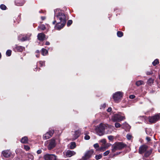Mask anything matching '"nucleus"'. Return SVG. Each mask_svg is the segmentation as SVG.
I'll list each match as a JSON object with an SVG mask.
<instances>
[{"label":"nucleus","mask_w":160,"mask_h":160,"mask_svg":"<svg viewBox=\"0 0 160 160\" xmlns=\"http://www.w3.org/2000/svg\"><path fill=\"white\" fill-rule=\"evenodd\" d=\"M117 34L118 37H121L123 36V33L122 32L118 31L117 32Z\"/></svg>","instance_id":"29"},{"label":"nucleus","mask_w":160,"mask_h":160,"mask_svg":"<svg viewBox=\"0 0 160 160\" xmlns=\"http://www.w3.org/2000/svg\"><path fill=\"white\" fill-rule=\"evenodd\" d=\"M126 137L128 139L130 140L131 139L132 136L131 135L129 134H128L127 135Z\"/></svg>","instance_id":"37"},{"label":"nucleus","mask_w":160,"mask_h":160,"mask_svg":"<svg viewBox=\"0 0 160 160\" xmlns=\"http://www.w3.org/2000/svg\"><path fill=\"white\" fill-rule=\"evenodd\" d=\"M54 131L53 130H50L48 132L44 134L43 138L44 139H47L50 138L54 133Z\"/></svg>","instance_id":"10"},{"label":"nucleus","mask_w":160,"mask_h":160,"mask_svg":"<svg viewBox=\"0 0 160 160\" xmlns=\"http://www.w3.org/2000/svg\"><path fill=\"white\" fill-rule=\"evenodd\" d=\"M36 52L38 54H39V51L38 50H37L36 51Z\"/></svg>","instance_id":"53"},{"label":"nucleus","mask_w":160,"mask_h":160,"mask_svg":"<svg viewBox=\"0 0 160 160\" xmlns=\"http://www.w3.org/2000/svg\"><path fill=\"white\" fill-rule=\"evenodd\" d=\"M136 84L137 86H138L144 84V82L143 81L140 80L137 81L136 83Z\"/></svg>","instance_id":"24"},{"label":"nucleus","mask_w":160,"mask_h":160,"mask_svg":"<svg viewBox=\"0 0 160 160\" xmlns=\"http://www.w3.org/2000/svg\"><path fill=\"white\" fill-rule=\"evenodd\" d=\"M48 53V51L44 48L42 49L41 53L43 56H45Z\"/></svg>","instance_id":"22"},{"label":"nucleus","mask_w":160,"mask_h":160,"mask_svg":"<svg viewBox=\"0 0 160 160\" xmlns=\"http://www.w3.org/2000/svg\"><path fill=\"white\" fill-rule=\"evenodd\" d=\"M110 152L109 150H107L103 153V155L104 156H106L108 155Z\"/></svg>","instance_id":"36"},{"label":"nucleus","mask_w":160,"mask_h":160,"mask_svg":"<svg viewBox=\"0 0 160 160\" xmlns=\"http://www.w3.org/2000/svg\"><path fill=\"white\" fill-rule=\"evenodd\" d=\"M1 53H0V58H1Z\"/></svg>","instance_id":"56"},{"label":"nucleus","mask_w":160,"mask_h":160,"mask_svg":"<svg viewBox=\"0 0 160 160\" xmlns=\"http://www.w3.org/2000/svg\"><path fill=\"white\" fill-rule=\"evenodd\" d=\"M122 96V92H117L113 94V98L115 102H118L121 100Z\"/></svg>","instance_id":"5"},{"label":"nucleus","mask_w":160,"mask_h":160,"mask_svg":"<svg viewBox=\"0 0 160 160\" xmlns=\"http://www.w3.org/2000/svg\"><path fill=\"white\" fill-rule=\"evenodd\" d=\"M31 35L30 33L26 35H20L18 36V39L22 42L29 40L30 39Z\"/></svg>","instance_id":"7"},{"label":"nucleus","mask_w":160,"mask_h":160,"mask_svg":"<svg viewBox=\"0 0 160 160\" xmlns=\"http://www.w3.org/2000/svg\"><path fill=\"white\" fill-rule=\"evenodd\" d=\"M48 141V144L47 146V148L48 150H51L56 146V143L54 139L52 138Z\"/></svg>","instance_id":"6"},{"label":"nucleus","mask_w":160,"mask_h":160,"mask_svg":"<svg viewBox=\"0 0 160 160\" xmlns=\"http://www.w3.org/2000/svg\"><path fill=\"white\" fill-rule=\"evenodd\" d=\"M36 56L37 57V58H38L39 56V54H36Z\"/></svg>","instance_id":"52"},{"label":"nucleus","mask_w":160,"mask_h":160,"mask_svg":"<svg viewBox=\"0 0 160 160\" xmlns=\"http://www.w3.org/2000/svg\"><path fill=\"white\" fill-rule=\"evenodd\" d=\"M16 160H20L19 158H17L16 159Z\"/></svg>","instance_id":"55"},{"label":"nucleus","mask_w":160,"mask_h":160,"mask_svg":"<svg viewBox=\"0 0 160 160\" xmlns=\"http://www.w3.org/2000/svg\"><path fill=\"white\" fill-rule=\"evenodd\" d=\"M160 118V113H159L153 116L149 117V121L151 123H154L158 120Z\"/></svg>","instance_id":"8"},{"label":"nucleus","mask_w":160,"mask_h":160,"mask_svg":"<svg viewBox=\"0 0 160 160\" xmlns=\"http://www.w3.org/2000/svg\"><path fill=\"white\" fill-rule=\"evenodd\" d=\"M88 132L87 131H85L84 132V134L85 135V136L84 137V139L86 140H88L90 139V137L89 135H87V134H88Z\"/></svg>","instance_id":"23"},{"label":"nucleus","mask_w":160,"mask_h":160,"mask_svg":"<svg viewBox=\"0 0 160 160\" xmlns=\"http://www.w3.org/2000/svg\"><path fill=\"white\" fill-rule=\"evenodd\" d=\"M147 147L145 146H141L139 148V152L140 154H142L147 151Z\"/></svg>","instance_id":"15"},{"label":"nucleus","mask_w":160,"mask_h":160,"mask_svg":"<svg viewBox=\"0 0 160 160\" xmlns=\"http://www.w3.org/2000/svg\"><path fill=\"white\" fill-rule=\"evenodd\" d=\"M81 132V130L79 129L72 133V134H73L72 137V140H75L77 139L79 137Z\"/></svg>","instance_id":"13"},{"label":"nucleus","mask_w":160,"mask_h":160,"mask_svg":"<svg viewBox=\"0 0 160 160\" xmlns=\"http://www.w3.org/2000/svg\"><path fill=\"white\" fill-rule=\"evenodd\" d=\"M43 157L44 160H57V157L54 154H47Z\"/></svg>","instance_id":"9"},{"label":"nucleus","mask_w":160,"mask_h":160,"mask_svg":"<svg viewBox=\"0 0 160 160\" xmlns=\"http://www.w3.org/2000/svg\"><path fill=\"white\" fill-rule=\"evenodd\" d=\"M124 124H123V125H124ZM125 124L127 126H128V124H127V123H125Z\"/></svg>","instance_id":"54"},{"label":"nucleus","mask_w":160,"mask_h":160,"mask_svg":"<svg viewBox=\"0 0 160 160\" xmlns=\"http://www.w3.org/2000/svg\"><path fill=\"white\" fill-rule=\"evenodd\" d=\"M75 154L76 152L73 151L68 150L66 152V156L68 157H70Z\"/></svg>","instance_id":"14"},{"label":"nucleus","mask_w":160,"mask_h":160,"mask_svg":"<svg viewBox=\"0 0 160 160\" xmlns=\"http://www.w3.org/2000/svg\"><path fill=\"white\" fill-rule=\"evenodd\" d=\"M45 35L43 33H39L38 34L37 37L38 39L40 41H43L45 39Z\"/></svg>","instance_id":"16"},{"label":"nucleus","mask_w":160,"mask_h":160,"mask_svg":"<svg viewBox=\"0 0 160 160\" xmlns=\"http://www.w3.org/2000/svg\"><path fill=\"white\" fill-rule=\"evenodd\" d=\"M106 147L105 146L101 147L100 148V150L103 151L105 150Z\"/></svg>","instance_id":"38"},{"label":"nucleus","mask_w":160,"mask_h":160,"mask_svg":"<svg viewBox=\"0 0 160 160\" xmlns=\"http://www.w3.org/2000/svg\"><path fill=\"white\" fill-rule=\"evenodd\" d=\"M72 20H69L68 21L67 23V25L68 26H70L72 23Z\"/></svg>","instance_id":"33"},{"label":"nucleus","mask_w":160,"mask_h":160,"mask_svg":"<svg viewBox=\"0 0 160 160\" xmlns=\"http://www.w3.org/2000/svg\"><path fill=\"white\" fill-rule=\"evenodd\" d=\"M159 79H160V75H159Z\"/></svg>","instance_id":"57"},{"label":"nucleus","mask_w":160,"mask_h":160,"mask_svg":"<svg viewBox=\"0 0 160 160\" xmlns=\"http://www.w3.org/2000/svg\"><path fill=\"white\" fill-rule=\"evenodd\" d=\"M152 71L147 72H146V74L148 75L152 74Z\"/></svg>","instance_id":"45"},{"label":"nucleus","mask_w":160,"mask_h":160,"mask_svg":"<svg viewBox=\"0 0 160 160\" xmlns=\"http://www.w3.org/2000/svg\"><path fill=\"white\" fill-rule=\"evenodd\" d=\"M41 18L42 20H43L45 19L46 18L45 17H41Z\"/></svg>","instance_id":"50"},{"label":"nucleus","mask_w":160,"mask_h":160,"mask_svg":"<svg viewBox=\"0 0 160 160\" xmlns=\"http://www.w3.org/2000/svg\"><path fill=\"white\" fill-rule=\"evenodd\" d=\"M28 160H33V156L31 154H28Z\"/></svg>","instance_id":"27"},{"label":"nucleus","mask_w":160,"mask_h":160,"mask_svg":"<svg viewBox=\"0 0 160 160\" xmlns=\"http://www.w3.org/2000/svg\"><path fill=\"white\" fill-rule=\"evenodd\" d=\"M0 8L2 10H5L6 9L7 7L4 5L1 4L0 6Z\"/></svg>","instance_id":"30"},{"label":"nucleus","mask_w":160,"mask_h":160,"mask_svg":"<svg viewBox=\"0 0 160 160\" xmlns=\"http://www.w3.org/2000/svg\"><path fill=\"white\" fill-rule=\"evenodd\" d=\"M129 98L131 99H133L135 98V96L134 95H130L129 97Z\"/></svg>","instance_id":"44"},{"label":"nucleus","mask_w":160,"mask_h":160,"mask_svg":"<svg viewBox=\"0 0 160 160\" xmlns=\"http://www.w3.org/2000/svg\"><path fill=\"white\" fill-rule=\"evenodd\" d=\"M126 145L121 142L115 143L112 146V151L114 152L116 151L121 150L125 147Z\"/></svg>","instance_id":"3"},{"label":"nucleus","mask_w":160,"mask_h":160,"mask_svg":"<svg viewBox=\"0 0 160 160\" xmlns=\"http://www.w3.org/2000/svg\"><path fill=\"white\" fill-rule=\"evenodd\" d=\"M24 3L25 2L24 1L20 2L16 1L15 2V4L16 5L18 6H22L24 5Z\"/></svg>","instance_id":"20"},{"label":"nucleus","mask_w":160,"mask_h":160,"mask_svg":"<svg viewBox=\"0 0 160 160\" xmlns=\"http://www.w3.org/2000/svg\"><path fill=\"white\" fill-rule=\"evenodd\" d=\"M93 146L95 148H97L99 147V145L98 143H97L95 144Z\"/></svg>","instance_id":"43"},{"label":"nucleus","mask_w":160,"mask_h":160,"mask_svg":"<svg viewBox=\"0 0 160 160\" xmlns=\"http://www.w3.org/2000/svg\"><path fill=\"white\" fill-rule=\"evenodd\" d=\"M39 64L40 65V66H42L43 65H44L45 64V62H42V61H40L39 62Z\"/></svg>","instance_id":"42"},{"label":"nucleus","mask_w":160,"mask_h":160,"mask_svg":"<svg viewBox=\"0 0 160 160\" xmlns=\"http://www.w3.org/2000/svg\"><path fill=\"white\" fill-rule=\"evenodd\" d=\"M146 139L148 141H149L150 140V138L148 137L146 138Z\"/></svg>","instance_id":"51"},{"label":"nucleus","mask_w":160,"mask_h":160,"mask_svg":"<svg viewBox=\"0 0 160 160\" xmlns=\"http://www.w3.org/2000/svg\"><path fill=\"white\" fill-rule=\"evenodd\" d=\"M24 148L27 151H28L30 149L29 147L27 145H24Z\"/></svg>","instance_id":"40"},{"label":"nucleus","mask_w":160,"mask_h":160,"mask_svg":"<svg viewBox=\"0 0 160 160\" xmlns=\"http://www.w3.org/2000/svg\"><path fill=\"white\" fill-rule=\"evenodd\" d=\"M100 142L102 143V145L104 146L106 143V140L105 139H103L101 140Z\"/></svg>","instance_id":"32"},{"label":"nucleus","mask_w":160,"mask_h":160,"mask_svg":"<svg viewBox=\"0 0 160 160\" xmlns=\"http://www.w3.org/2000/svg\"><path fill=\"white\" fill-rule=\"evenodd\" d=\"M69 146L70 149H73L76 147V143L75 142H72L69 144Z\"/></svg>","instance_id":"18"},{"label":"nucleus","mask_w":160,"mask_h":160,"mask_svg":"<svg viewBox=\"0 0 160 160\" xmlns=\"http://www.w3.org/2000/svg\"><path fill=\"white\" fill-rule=\"evenodd\" d=\"M154 80L152 78H150L147 82V83L149 85H151V84L153 83Z\"/></svg>","instance_id":"25"},{"label":"nucleus","mask_w":160,"mask_h":160,"mask_svg":"<svg viewBox=\"0 0 160 160\" xmlns=\"http://www.w3.org/2000/svg\"><path fill=\"white\" fill-rule=\"evenodd\" d=\"M106 106L105 103H104L101 106L100 108L101 109H104Z\"/></svg>","instance_id":"39"},{"label":"nucleus","mask_w":160,"mask_h":160,"mask_svg":"<svg viewBox=\"0 0 160 160\" xmlns=\"http://www.w3.org/2000/svg\"><path fill=\"white\" fill-rule=\"evenodd\" d=\"M108 138L110 141H112L113 139V136H109L108 137Z\"/></svg>","instance_id":"41"},{"label":"nucleus","mask_w":160,"mask_h":160,"mask_svg":"<svg viewBox=\"0 0 160 160\" xmlns=\"http://www.w3.org/2000/svg\"><path fill=\"white\" fill-rule=\"evenodd\" d=\"M54 21L52 22L53 24L57 22L55 26V28L57 30H60L65 25L66 20L64 13L60 10L56 9L54 10Z\"/></svg>","instance_id":"1"},{"label":"nucleus","mask_w":160,"mask_h":160,"mask_svg":"<svg viewBox=\"0 0 160 160\" xmlns=\"http://www.w3.org/2000/svg\"><path fill=\"white\" fill-rule=\"evenodd\" d=\"M50 42L48 41H47L46 42L45 44L47 45H50Z\"/></svg>","instance_id":"49"},{"label":"nucleus","mask_w":160,"mask_h":160,"mask_svg":"<svg viewBox=\"0 0 160 160\" xmlns=\"http://www.w3.org/2000/svg\"><path fill=\"white\" fill-rule=\"evenodd\" d=\"M159 62L158 60L156 59L152 62V64L153 66H155L156 65L158 64Z\"/></svg>","instance_id":"28"},{"label":"nucleus","mask_w":160,"mask_h":160,"mask_svg":"<svg viewBox=\"0 0 160 160\" xmlns=\"http://www.w3.org/2000/svg\"><path fill=\"white\" fill-rule=\"evenodd\" d=\"M125 119V117L119 113L114 114L112 118V120L114 122H119Z\"/></svg>","instance_id":"4"},{"label":"nucleus","mask_w":160,"mask_h":160,"mask_svg":"<svg viewBox=\"0 0 160 160\" xmlns=\"http://www.w3.org/2000/svg\"><path fill=\"white\" fill-rule=\"evenodd\" d=\"M42 151L41 149L38 150L37 152V153L38 154H40L42 153Z\"/></svg>","instance_id":"46"},{"label":"nucleus","mask_w":160,"mask_h":160,"mask_svg":"<svg viewBox=\"0 0 160 160\" xmlns=\"http://www.w3.org/2000/svg\"><path fill=\"white\" fill-rule=\"evenodd\" d=\"M15 49L18 51L21 52L24 49V48L21 46L16 45Z\"/></svg>","instance_id":"17"},{"label":"nucleus","mask_w":160,"mask_h":160,"mask_svg":"<svg viewBox=\"0 0 160 160\" xmlns=\"http://www.w3.org/2000/svg\"><path fill=\"white\" fill-rule=\"evenodd\" d=\"M28 138L26 137L25 136L22 138L21 140V142L22 143H26L28 142Z\"/></svg>","instance_id":"19"},{"label":"nucleus","mask_w":160,"mask_h":160,"mask_svg":"<svg viewBox=\"0 0 160 160\" xmlns=\"http://www.w3.org/2000/svg\"><path fill=\"white\" fill-rule=\"evenodd\" d=\"M106 127V125L102 123H101L97 126L95 128V131L96 133L100 136L104 134L105 129Z\"/></svg>","instance_id":"2"},{"label":"nucleus","mask_w":160,"mask_h":160,"mask_svg":"<svg viewBox=\"0 0 160 160\" xmlns=\"http://www.w3.org/2000/svg\"><path fill=\"white\" fill-rule=\"evenodd\" d=\"M112 110V108L111 107L109 108L107 110V111L108 112H110Z\"/></svg>","instance_id":"47"},{"label":"nucleus","mask_w":160,"mask_h":160,"mask_svg":"<svg viewBox=\"0 0 160 160\" xmlns=\"http://www.w3.org/2000/svg\"><path fill=\"white\" fill-rule=\"evenodd\" d=\"M115 126L116 128H118L120 127L121 126V125L120 123L117 122L115 123Z\"/></svg>","instance_id":"34"},{"label":"nucleus","mask_w":160,"mask_h":160,"mask_svg":"<svg viewBox=\"0 0 160 160\" xmlns=\"http://www.w3.org/2000/svg\"><path fill=\"white\" fill-rule=\"evenodd\" d=\"M2 154L5 158H8L10 157L12 154V152L9 150H6L3 151Z\"/></svg>","instance_id":"12"},{"label":"nucleus","mask_w":160,"mask_h":160,"mask_svg":"<svg viewBox=\"0 0 160 160\" xmlns=\"http://www.w3.org/2000/svg\"><path fill=\"white\" fill-rule=\"evenodd\" d=\"M40 29L42 30H44L46 29V27L44 24H42L38 27V29Z\"/></svg>","instance_id":"26"},{"label":"nucleus","mask_w":160,"mask_h":160,"mask_svg":"<svg viewBox=\"0 0 160 160\" xmlns=\"http://www.w3.org/2000/svg\"><path fill=\"white\" fill-rule=\"evenodd\" d=\"M152 152V150H150L149 151H146L145 152L144 157H148L151 154Z\"/></svg>","instance_id":"21"},{"label":"nucleus","mask_w":160,"mask_h":160,"mask_svg":"<svg viewBox=\"0 0 160 160\" xmlns=\"http://www.w3.org/2000/svg\"><path fill=\"white\" fill-rule=\"evenodd\" d=\"M92 150H89L86 152L84 156H83L82 158L83 160H86L87 159L89 158L93 153Z\"/></svg>","instance_id":"11"},{"label":"nucleus","mask_w":160,"mask_h":160,"mask_svg":"<svg viewBox=\"0 0 160 160\" xmlns=\"http://www.w3.org/2000/svg\"><path fill=\"white\" fill-rule=\"evenodd\" d=\"M102 157V156L101 155L99 154L98 155H96V156L95 158L97 160H98L99 159H100Z\"/></svg>","instance_id":"35"},{"label":"nucleus","mask_w":160,"mask_h":160,"mask_svg":"<svg viewBox=\"0 0 160 160\" xmlns=\"http://www.w3.org/2000/svg\"><path fill=\"white\" fill-rule=\"evenodd\" d=\"M146 132L147 134L151 136L152 135V134H151L150 133L148 132V130H146Z\"/></svg>","instance_id":"48"},{"label":"nucleus","mask_w":160,"mask_h":160,"mask_svg":"<svg viewBox=\"0 0 160 160\" xmlns=\"http://www.w3.org/2000/svg\"><path fill=\"white\" fill-rule=\"evenodd\" d=\"M11 52L12 51L11 50H8L7 51L6 54L8 56H10L11 54Z\"/></svg>","instance_id":"31"}]
</instances>
